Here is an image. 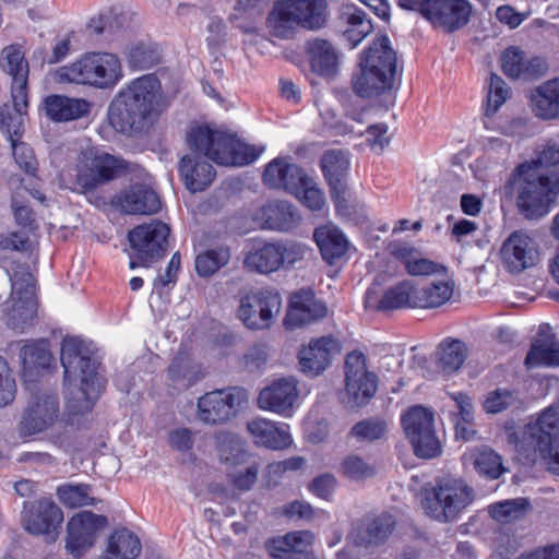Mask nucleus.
Returning <instances> with one entry per match:
<instances>
[{
	"instance_id": "bf43d9fd",
	"label": "nucleus",
	"mask_w": 559,
	"mask_h": 559,
	"mask_svg": "<svg viewBox=\"0 0 559 559\" xmlns=\"http://www.w3.org/2000/svg\"><path fill=\"white\" fill-rule=\"evenodd\" d=\"M168 377L174 382L186 380L188 386L193 385L202 378V376H198L193 371L191 359L187 355L181 354L173 358L168 367Z\"/></svg>"
},
{
	"instance_id": "8fccbe9b",
	"label": "nucleus",
	"mask_w": 559,
	"mask_h": 559,
	"mask_svg": "<svg viewBox=\"0 0 559 559\" xmlns=\"http://www.w3.org/2000/svg\"><path fill=\"white\" fill-rule=\"evenodd\" d=\"M467 346L460 340L445 341L440 345L439 366L447 373L459 370L467 358Z\"/></svg>"
},
{
	"instance_id": "0e129e2a",
	"label": "nucleus",
	"mask_w": 559,
	"mask_h": 559,
	"mask_svg": "<svg viewBox=\"0 0 559 559\" xmlns=\"http://www.w3.org/2000/svg\"><path fill=\"white\" fill-rule=\"evenodd\" d=\"M12 155L17 166L26 174H34L37 169V160L33 150L23 142L10 141Z\"/></svg>"
},
{
	"instance_id": "20e7f679",
	"label": "nucleus",
	"mask_w": 559,
	"mask_h": 559,
	"mask_svg": "<svg viewBox=\"0 0 559 559\" xmlns=\"http://www.w3.org/2000/svg\"><path fill=\"white\" fill-rule=\"evenodd\" d=\"M508 444L528 462L539 457L545 469L559 476V411L546 408L535 421L516 429L514 423H506Z\"/></svg>"
},
{
	"instance_id": "79ce46f5",
	"label": "nucleus",
	"mask_w": 559,
	"mask_h": 559,
	"mask_svg": "<svg viewBox=\"0 0 559 559\" xmlns=\"http://www.w3.org/2000/svg\"><path fill=\"white\" fill-rule=\"evenodd\" d=\"M264 226L276 231H289L299 221L296 207L287 201H277L263 209Z\"/></svg>"
},
{
	"instance_id": "5fc2aeb1",
	"label": "nucleus",
	"mask_w": 559,
	"mask_h": 559,
	"mask_svg": "<svg viewBox=\"0 0 559 559\" xmlns=\"http://www.w3.org/2000/svg\"><path fill=\"white\" fill-rule=\"evenodd\" d=\"M160 56L156 47L140 43L128 51V64L132 70H147L159 63Z\"/></svg>"
},
{
	"instance_id": "c756f323",
	"label": "nucleus",
	"mask_w": 559,
	"mask_h": 559,
	"mask_svg": "<svg viewBox=\"0 0 559 559\" xmlns=\"http://www.w3.org/2000/svg\"><path fill=\"white\" fill-rule=\"evenodd\" d=\"M0 69L11 76V92L27 93L29 67L22 47L17 44L5 46L0 53Z\"/></svg>"
},
{
	"instance_id": "0eeeda50",
	"label": "nucleus",
	"mask_w": 559,
	"mask_h": 559,
	"mask_svg": "<svg viewBox=\"0 0 559 559\" xmlns=\"http://www.w3.org/2000/svg\"><path fill=\"white\" fill-rule=\"evenodd\" d=\"M475 490L462 477L443 475L421 488L425 513L440 523L455 522L474 502Z\"/></svg>"
},
{
	"instance_id": "a211bd4d",
	"label": "nucleus",
	"mask_w": 559,
	"mask_h": 559,
	"mask_svg": "<svg viewBox=\"0 0 559 559\" xmlns=\"http://www.w3.org/2000/svg\"><path fill=\"white\" fill-rule=\"evenodd\" d=\"M471 13L472 5L467 0H421V16L449 33L464 27Z\"/></svg>"
},
{
	"instance_id": "dca6fc26",
	"label": "nucleus",
	"mask_w": 559,
	"mask_h": 559,
	"mask_svg": "<svg viewBox=\"0 0 559 559\" xmlns=\"http://www.w3.org/2000/svg\"><path fill=\"white\" fill-rule=\"evenodd\" d=\"M455 282L449 267L421 258V309L439 308L454 292Z\"/></svg>"
},
{
	"instance_id": "774afa93",
	"label": "nucleus",
	"mask_w": 559,
	"mask_h": 559,
	"mask_svg": "<svg viewBox=\"0 0 559 559\" xmlns=\"http://www.w3.org/2000/svg\"><path fill=\"white\" fill-rule=\"evenodd\" d=\"M336 485L337 480L333 474L323 473L311 480L308 489L314 496L329 500L333 496Z\"/></svg>"
},
{
	"instance_id": "1a4fd4ad",
	"label": "nucleus",
	"mask_w": 559,
	"mask_h": 559,
	"mask_svg": "<svg viewBox=\"0 0 559 559\" xmlns=\"http://www.w3.org/2000/svg\"><path fill=\"white\" fill-rule=\"evenodd\" d=\"M126 169L127 163L122 158L108 153L98 154L78 167L73 191L84 194L90 203L102 206L106 201L98 194V189L122 175Z\"/></svg>"
},
{
	"instance_id": "bb28decb",
	"label": "nucleus",
	"mask_w": 559,
	"mask_h": 559,
	"mask_svg": "<svg viewBox=\"0 0 559 559\" xmlns=\"http://www.w3.org/2000/svg\"><path fill=\"white\" fill-rule=\"evenodd\" d=\"M501 68L510 79L535 80L546 73L548 64L538 56L526 59L521 49L511 46L501 56Z\"/></svg>"
},
{
	"instance_id": "4d7b16f0",
	"label": "nucleus",
	"mask_w": 559,
	"mask_h": 559,
	"mask_svg": "<svg viewBox=\"0 0 559 559\" xmlns=\"http://www.w3.org/2000/svg\"><path fill=\"white\" fill-rule=\"evenodd\" d=\"M340 469L346 478L355 481L376 475V468L356 454L345 456L341 462Z\"/></svg>"
},
{
	"instance_id": "f03ea898",
	"label": "nucleus",
	"mask_w": 559,
	"mask_h": 559,
	"mask_svg": "<svg viewBox=\"0 0 559 559\" xmlns=\"http://www.w3.org/2000/svg\"><path fill=\"white\" fill-rule=\"evenodd\" d=\"M169 107V102L156 74L131 80L112 98L107 118L112 129L126 136L150 133Z\"/></svg>"
},
{
	"instance_id": "680f3d73",
	"label": "nucleus",
	"mask_w": 559,
	"mask_h": 559,
	"mask_svg": "<svg viewBox=\"0 0 559 559\" xmlns=\"http://www.w3.org/2000/svg\"><path fill=\"white\" fill-rule=\"evenodd\" d=\"M292 194L298 198L301 197L302 203L311 211H320L325 204L323 192L316 187L313 179L308 175L299 190L292 192Z\"/></svg>"
},
{
	"instance_id": "72a5a7b5",
	"label": "nucleus",
	"mask_w": 559,
	"mask_h": 559,
	"mask_svg": "<svg viewBox=\"0 0 559 559\" xmlns=\"http://www.w3.org/2000/svg\"><path fill=\"white\" fill-rule=\"evenodd\" d=\"M120 205L122 211L130 215H152L160 210L162 202L151 187L135 183L124 191Z\"/></svg>"
},
{
	"instance_id": "f8f14e48",
	"label": "nucleus",
	"mask_w": 559,
	"mask_h": 559,
	"mask_svg": "<svg viewBox=\"0 0 559 559\" xmlns=\"http://www.w3.org/2000/svg\"><path fill=\"white\" fill-rule=\"evenodd\" d=\"M12 306L8 310V325L19 332L32 324L37 311L35 278L27 266L10 274Z\"/></svg>"
},
{
	"instance_id": "69168bd1",
	"label": "nucleus",
	"mask_w": 559,
	"mask_h": 559,
	"mask_svg": "<svg viewBox=\"0 0 559 559\" xmlns=\"http://www.w3.org/2000/svg\"><path fill=\"white\" fill-rule=\"evenodd\" d=\"M270 7V0H236L234 20L261 17Z\"/></svg>"
},
{
	"instance_id": "473e14b6",
	"label": "nucleus",
	"mask_w": 559,
	"mask_h": 559,
	"mask_svg": "<svg viewBox=\"0 0 559 559\" xmlns=\"http://www.w3.org/2000/svg\"><path fill=\"white\" fill-rule=\"evenodd\" d=\"M12 105L5 103L0 106V132L9 141H20L24 134L25 117L28 109V93H22L21 98L11 92Z\"/></svg>"
},
{
	"instance_id": "c03bdc74",
	"label": "nucleus",
	"mask_w": 559,
	"mask_h": 559,
	"mask_svg": "<svg viewBox=\"0 0 559 559\" xmlns=\"http://www.w3.org/2000/svg\"><path fill=\"white\" fill-rule=\"evenodd\" d=\"M47 340H38L25 344L20 350V359L24 373L37 372L50 366L52 356Z\"/></svg>"
},
{
	"instance_id": "aec40b11",
	"label": "nucleus",
	"mask_w": 559,
	"mask_h": 559,
	"mask_svg": "<svg viewBox=\"0 0 559 559\" xmlns=\"http://www.w3.org/2000/svg\"><path fill=\"white\" fill-rule=\"evenodd\" d=\"M500 258L509 273L520 274L538 263L539 251L532 237L522 230H515L503 241Z\"/></svg>"
},
{
	"instance_id": "052dcab7",
	"label": "nucleus",
	"mask_w": 559,
	"mask_h": 559,
	"mask_svg": "<svg viewBox=\"0 0 559 559\" xmlns=\"http://www.w3.org/2000/svg\"><path fill=\"white\" fill-rule=\"evenodd\" d=\"M401 426L416 457H419V405L409 406L401 415Z\"/></svg>"
},
{
	"instance_id": "c85d7f7f",
	"label": "nucleus",
	"mask_w": 559,
	"mask_h": 559,
	"mask_svg": "<svg viewBox=\"0 0 559 559\" xmlns=\"http://www.w3.org/2000/svg\"><path fill=\"white\" fill-rule=\"evenodd\" d=\"M417 289L411 281H403L389 288L381 298H377L376 293L368 289L365 295L366 308L376 311H391L404 307H416Z\"/></svg>"
},
{
	"instance_id": "de8ad7c7",
	"label": "nucleus",
	"mask_w": 559,
	"mask_h": 559,
	"mask_svg": "<svg viewBox=\"0 0 559 559\" xmlns=\"http://www.w3.org/2000/svg\"><path fill=\"white\" fill-rule=\"evenodd\" d=\"M230 249L228 246H217L207 249L195 258V271L201 277H210L228 264L230 261Z\"/></svg>"
},
{
	"instance_id": "f704fd0d",
	"label": "nucleus",
	"mask_w": 559,
	"mask_h": 559,
	"mask_svg": "<svg viewBox=\"0 0 559 559\" xmlns=\"http://www.w3.org/2000/svg\"><path fill=\"white\" fill-rule=\"evenodd\" d=\"M282 255L277 242L255 241L243 259V266L259 274H270L281 269Z\"/></svg>"
},
{
	"instance_id": "4468645a",
	"label": "nucleus",
	"mask_w": 559,
	"mask_h": 559,
	"mask_svg": "<svg viewBox=\"0 0 559 559\" xmlns=\"http://www.w3.org/2000/svg\"><path fill=\"white\" fill-rule=\"evenodd\" d=\"M109 525L108 518L92 511H80L67 522L66 550L73 559H81L92 549L99 534Z\"/></svg>"
},
{
	"instance_id": "ddd939ff",
	"label": "nucleus",
	"mask_w": 559,
	"mask_h": 559,
	"mask_svg": "<svg viewBox=\"0 0 559 559\" xmlns=\"http://www.w3.org/2000/svg\"><path fill=\"white\" fill-rule=\"evenodd\" d=\"M248 403V392L238 386L214 390L198 399V418L206 425L225 424Z\"/></svg>"
},
{
	"instance_id": "49530a36",
	"label": "nucleus",
	"mask_w": 559,
	"mask_h": 559,
	"mask_svg": "<svg viewBox=\"0 0 559 559\" xmlns=\"http://www.w3.org/2000/svg\"><path fill=\"white\" fill-rule=\"evenodd\" d=\"M343 19L347 24L343 36L349 43L350 48L358 46L364 38L373 29V24L367 13L358 8L343 13Z\"/></svg>"
},
{
	"instance_id": "412c9836",
	"label": "nucleus",
	"mask_w": 559,
	"mask_h": 559,
	"mask_svg": "<svg viewBox=\"0 0 559 559\" xmlns=\"http://www.w3.org/2000/svg\"><path fill=\"white\" fill-rule=\"evenodd\" d=\"M395 526L396 520L389 512L368 515L352 523L347 538L359 547H378L389 539Z\"/></svg>"
},
{
	"instance_id": "6e6d98bb",
	"label": "nucleus",
	"mask_w": 559,
	"mask_h": 559,
	"mask_svg": "<svg viewBox=\"0 0 559 559\" xmlns=\"http://www.w3.org/2000/svg\"><path fill=\"white\" fill-rule=\"evenodd\" d=\"M390 254L401 261L408 274L419 276V253L406 241L396 240L388 246Z\"/></svg>"
},
{
	"instance_id": "b1692460",
	"label": "nucleus",
	"mask_w": 559,
	"mask_h": 559,
	"mask_svg": "<svg viewBox=\"0 0 559 559\" xmlns=\"http://www.w3.org/2000/svg\"><path fill=\"white\" fill-rule=\"evenodd\" d=\"M326 311L325 305L316 299L313 290L304 288L293 294L284 325L288 330L302 328L324 318Z\"/></svg>"
},
{
	"instance_id": "a878e982",
	"label": "nucleus",
	"mask_w": 559,
	"mask_h": 559,
	"mask_svg": "<svg viewBox=\"0 0 559 559\" xmlns=\"http://www.w3.org/2000/svg\"><path fill=\"white\" fill-rule=\"evenodd\" d=\"M297 399V382L294 378H282L261 390L258 405L262 409L289 416Z\"/></svg>"
},
{
	"instance_id": "c9c22d12",
	"label": "nucleus",
	"mask_w": 559,
	"mask_h": 559,
	"mask_svg": "<svg viewBox=\"0 0 559 559\" xmlns=\"http://www.w3.org/2000/svg\"><path fill=\"white\" fill-rule=\"evenodd\" d=\"M314 539V535L310 531L289 532L284 536L270 538L265 542V549L272 559H283V555L299 554L308 557L309 548Z\"/></svg>"
},
{
	"instance_id": "4be33fe9",
	"label": "nucleus",
	"mask_w": 559,
	"mask_h": 559,
	"mask_svg": "<svg viewBox=\"0 0 559 559\" xmlns=\"http://www.w3.org/2000/svg\"><path fill=\"white\" fill-rule=\"evenodd\" d=\"M349 166L348 154L343 150H328L320 158V168L329 185L330 195L336 209L346 201V177Z\"/></svg>"
},
{
	"instance_id": "e2e57ef3",
	"label": "nucleus",
	"mask_w": 559,
	"mask_h": 559,
	"mask_svg": "<svg viewBox=\"0 0 559 559\" xmlns=\"http://www.w3.org/2000/svg\"><path fill=\"white\" fill-rule=\"evenodd\" d=\"M16 395L15 379L7 360L0 356V407L10 405Z\"/></svg>"
},
{
	"instance_id": "2eb2a0df",
	"label": "nucleus",
	"mask_w": 559,
	"mask_h": 559,
	"mask_svg": "<svg viewBox=\"0 0 559 559\" xmlns=\"http://www.w3.org/2000/svg\"><path fill=\"white\" fill-rule=\"evenodd\" d=\"M345 396L350 407L367 405L378 389V377L368 371L366 357L361 352L353 350L345 359Z\"/></svg>"
},
{
	"instance_id": "9b49d317",
	"label": "nucleus",
	"mask_w": 559,
	"mask_h": 559,
	"mask_svg": "<svg viewBox=\"0 0 559 559\" xmlns=\"http://www.w3.org/2000/svg\"><path fill=\"white\" fill-rule=\"evenodd\" d=\"M325 0H277L273 7L275 32L284 36V28L296 24L306 29H319L325 23Z\"/></svg>"
},
{
	"instance_id": "39448f33",
	"label": "nucleus",
	"mask_w": 559,
	"mask_h": 559,
	"mask_svg": "<svg viewBox=\"0 0 559 559\" xmlns=\"http://www.w3.org/2000/svg\"><path fill=\"white\" fill-rule=\"evenodd\" d=\"M506 194H516L520 214L530 221L547 215L559 194V176L520 164L504 185Z\"/></svg>"
},
{
	"instance_id": "f257e3e1",
	"label": "nucleus",
	"mask_w": 559,
	"mask_h": 559,
	"mask_svg": "<svg viewBox=\"0 0 559 559\" xmlns=\"http://www.w3.org/2000/svg\"><path fill=\"white\" fill-rule=\"evenodd\" d=\"M189 148L195 156H183L178 165L187 189L193 193L205 190L215 177L213 166L206 157L218 165L242 166L253 163L262 153L254 146L242 143L236 134L214 130L203 124L187 134Z\"/></svg>"
},
{
	"instance_id": "4c0bfd02",
	"label": "nucleus",
	"mask_w": 559,
	"mask_h": 559,
	"mask_svg": "<svg viewBox=\"0 0 559 559\" xmlns=\"http://www.w3.org/2000/svg\"><path fill=\"white\" fill-rule=\"evenodd\" d=\"M313 237L322 259L329 264H334L337 259L347 252L348 241L342 230L335 226L317 227Z\"/></svg>"
},
{
	"instance_id": "13d9d810",
	"label": "nucleus",
	"mask_w": 559,
	"mask_h": 559,
	"mask_svg": "<svg viewBox=\"0 0 559 559\" xmlns=\"http://www.w3.org/2000/svg\"><path fill=\"white\" fill-rule=\"evenodd\" d=\"M508 96L509 88L506 82L499 75L491 73L485 105V115L487 117L493 116L506 103Z\"/></svg>"
},
{
	"instance_id": "09e8293b",
	"label": "nucleus",
	"mask_w": 559,
	"mask_h": 559,
	"mask_svg": "<svg viewBox=\"0 0 559 559\" xmlns=\"http://www.w3.org/2000/svg\"><path fill=\"white\" fill-rule=\"evenodd\" d=\"M443 444L433 428V413L421 406V459L431 460L442 454Z\"/></svg>"
},
{
	"instance_id": "6e6552de",
	"label": "nucleus",
	"mask_w": 559,
	"mask_h": 559,
	"mask_svg": "<svg viewBox=\"0 0 559 559\" xmlns=\"http://www.w3.org/2000/svg\"><path fill=\"white\" fill-rule=\"evenodd\" d=\"M120 59L110 52H90L71 66L59 70L62 82L112 88L122 79Z\"/></svg>"
},
{
	"instance_id": "3c124183",
	"label": "nucleus",
	"mask_w": 559,
	"mask_h": 559,
	"mask_svg": "<svg viewBox=\"0 0 559 559\" xmlns=\"http://www.w3.org/2000/svg\"><path fill=\"white\" fill-rule=\"evenodd\" d=\"M521 405L519 391L514 389L498 388L487 393L483 402V409L487 414H499L509 408Z\"/></svg>"
},
{
	"instance_id": "f3484780",
	"label": "nucleus",
	"mask_w": 559,
	"mask_h": 559,
	"mask_svg": "<svg viewBox=\"0 0 559 559\" xmlns=\"http://www.w3.org/2000/svg\"><path fill=\"white\" fill-rule=\"evenodd\" d=\"M281 306L282 298L277 292L261 289L240 299L238 317L250 330L269 328Z\"/></svg>"
},
{
	"instance_id": "7ed1b4c3",
	"label": "nucleus",
	"mask_w": 559,
	"mask_h": 559,
	"mask_svg": "<svg viewBox=\"0 0 559 559\" xmlns=\"http://www.w3.org/2000/svg\"><path fill=\"white\" fill-rule=\"evenodd\" d=\"M66 408L76 416L90 412L104 393L107 380L92 342L66 336L61 342Z\"/></svg>"
},
{
	"instance_id": "864d4df0",
	"label": "nucleus",
	"mask_w": 559,
	"mask_h": 559,
	"mask_svg": "<svg viewBox=\"0 0 559 559\" xmlns=\"http://www.w3.org/2000/svg\"><path fill=\"white\" fill-rule=\"evenodd\" d=\"M90 493L91 486L86 484H66L57 488L59 501L71 509L94 506L95 498Z\"/></svg>"
},
{
	"instance_id": "a18cd8bd",
	"label": "nucleus",
	"mask_w": 559,
	"mask_h": 559,
	"mask_svg": "<svg viewBox=\"0 0 559 559\" xmlns=\"http://www.w3.org/2000/svg\"><path fill=\"white\" fill-rule=\"evenodd\" d=\"M533 510L528 498L519 497L492 503L488 507L490 516L500 522L509 523L524 518Z\"/></svg>"
},
{
	"instance_id": "a19ab883",
	"label": "nucleus",
	"mask_w": 559,
	"mask_h": 559,
	"mask_svg": "<svg viewBox=\"0 0 559 559\" xmlns=\"http://www.w3.org/2000/svg\"><path fill=\"white\" fill-rule=\"evenodd\" d=\"M535 115L543 119L559 116V80H549L540 85L531 97Z\"/></svg>"
},
{
	"instance_id": "58836bf2",
	"label": "nucleus",
	"mask_w": 559,
	"mask_h": 559,
	"mask_svg": "<svg viewBox=\"0 0 559 559\" xmlns=\"http://www.w3.org/2000/svg\"><path fill=\"white\" fill-rule=\"evenodd\" d=\"M142 550L140 538L128 530L120 527L115 530L107 538L106 554L100 559H138Z\"/></svg>"
},
{
	"instance_id": "338daca9",
	"label": "nucleus",
	"mask_w": 559,
	"mask_h": 559,
	"mask_svg": "<svg viewBox=\"0 0 559 559\" xmlns=\"http://www.w3.org/2000/svg\"><path fill=\"white\" fill-rule=\"evenodd\" d=\"M385 423L379 420H361L354 425L352 435L364 440L374 441L385 433Z\"/></svg>"
},
{
	"instance_id": "9d476101",
	"label": "nucleus",
	"mask_w": 559,
	"mask_h": 559,
	"mask_svg": "<svg viewBox=\"0 0 559 559\" xmlns=\"http://www.w3.org/2000/svg\"><path fill=\"white\" fill-rule=\"evenodd\" d=\"M169 234V226L159 219L132 228L128 233L130 269L147 267L163 259L167 252Z\"/></svg>"
},
{
	"instance_id": "6ab92c4d",
	"label": "nucleus",
	"mask_w": 559,
	"mask_h": 559,
	"mask_svg": "<svg viewBox=\"0 0 559 559\" xmlns=\"http://www.w3.org/2000/svg\"><path fill=\"white\" fill-rule=\"evenodd\" d=\"M58 416L59 400L56 394L33 395L19 423V433L21 437L39 433L52 426Z\"/></svg>"
},
{
	"instance_id": "5701e85b",
	"label": "nucleus",
	"mask_w": 559,
	"mask_h": 559,
	"mask_svg": "<svg viewBox=\"0 0 559 559\" xmlns=\"http://www.w3.org/2000/svg\"><path fill=\"white\" fill-rule=\"evenodd\" d=\"M341 350V342L333 336L311 340L309 345L299 352L301 371L310 377L321 374Z\"/></svg>"
},
{
	"instance_id": "423d86ee",
	"label": "nucleus",
	"mask_w": 559,
	"mask_h": 559,
	"mask_svg": "<svg viewBox=\"0 0 559 559\" xmlns=\"http://www.w3.org/2000/svg\"><path fill=\"white\" fill-rule=\"evenodd\" d=\"M396 73V53L386 35L377 38L360 53L359 70L354 72L350 85L360 98H373L390 92Z\"/></svg>"
},
{
	"instance_id": "393cba45",
	"label": "nucleus",
	"mask_w": 559,
	"mask_h": 559,
	"mask_svg": "<svg viewBox=\"0 0 559 559\" xmlns=\"http://www.w3.org/2000/svg\"><path fill=\"white\" fill-rule=\"evenodd\" d=\"M307 173L288 157H276L264 169L263 182L271 189H281L289 193L296 192L306 180Z\"/></svg>"
},
{
	"instance_id": "2f4dec72",
	"label": "nucleus",
	"mask_w": 559,
	"mask_h": 559,
	"mask_svg": "<svg viewBox=\"0 0 559 559\" xmlns=\"http://www.w3.org/2000/svg\"><path fill=\"white\" fill-rule=\"evenodd\" d=\"M92 105L84 98H73L52 94L45 98L44 109L46 116L55 122H67L86 117Z\"/></svg>"
},
{
	"instance_id": "37998d69",
	"label": "nucleus",
	"mask_w": 559,
	"mask_h": 559,
	"mask_svg": "<svg viewBox=\"0 0 559 559\" xmlns=\"http://www.w3.org/2000/svg\"><path fill=\"white\" fill-rule=\"evenodd\" d=\"M216 450L219 461L228 466H237L245 463L248 452L242 440L233 432H219L215 436Z\"/></svg>"
},
{
	"instance_id": "ea45409f",
	"label": "nucleus",
	"mask_w": 559,
	"mask_h": 559,
	"mask_svg": "<svg viewBox=\"0 0 559 559\" xmlns=\"http://www.w3.org/2000/svg\"><path fill=\"white\" fill-rule=\"evenodd\" d=\"M307 53L313 72L326 78L336 73L337 55L330 41L321 38L308 40Z\"/></svg>"
},
{
	"instance_id": "603ef678",
	"label": "nucleus",
	"mask_w": 559,
	"mask_h": 559,
	"mask_svg": "<svg viewBox=\"0 0 559 559\" xmlns=\"http://www.w3.org/2000/svg\"><path fill=\"white\" fill-rule=\"evenodd\" d=\"M474 468L488 478L498 479L508 469L503 466L502 457L490 448H483L474 454Z\"/></svg>"
},
{
	"instance_id": "cd10ccee",
	"label": "nucleus",
	"mask_w": 559,
	"mask_h": 559,
	"mask_svg": "<svg viewBox=\"0 0 559 559\" xmlns=\"http://www.w3.org/2000/svg\"><path fill=\"white\" fill-rule=\"evenodd\" d=\"M62 521V510L52 500H41L27 514L25 528L33 535H46L48 540H56Z\"/></svg>"
},
{
	"instance_id": "e433bc0d",
	"label": "nucleus",
	"mask_w": 559,
	"mask_h": 559,
	"mask_svg": "<svg viewBox=\"0 0 559 559\" xmlns=\"http://www.w3.org/2000/svg\"><path fill=\"white\" fill-rule=\"evenodd\" d=\"M287 428V425L277 426L262 418L248 423V430L254 442L271 450H283L292 444V436Z\"/></svg>"
},
{
	"instance_id": "7c9ffc66",
	"label": "nucleus",
	"mask_w": 559,
	"mask_h": 559,
	"mask_svg": "<svg viewBox=\"0 0 559 559\" xmlns=\"http://www.w3.org/2000/svg\"><path fill=\"white\" fill-rule=\"evenodd\" d=\"M527 369L539 366L559 367V341L548 325L539 328L524 360Z\"/></svg>"
}]
</instances>
